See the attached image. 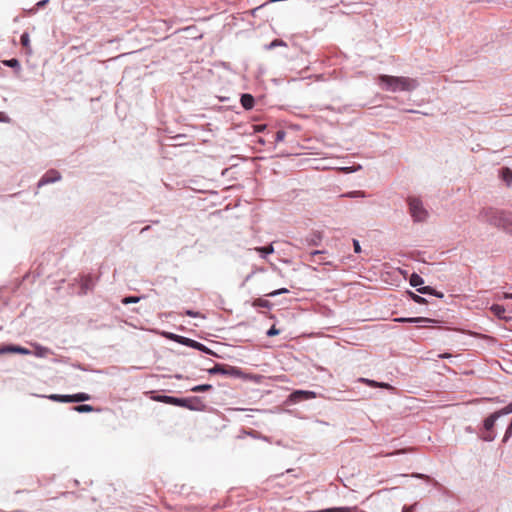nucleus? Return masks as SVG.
<instances>
[{
    "instance_id": "1",
    "label": "nucleus",
    "mask_w": 512,
    "mask_h": 512,
    "mask_svg": "<svg viewBox=\"0 0 512 512\" xmlns=\"http://www.w3.org/2000/svg\"><path fill=\"white\" fill-rule=\"evenodd\" d=\"M379 83L382 85L383 89L391 92L396 91H412L414 90L418 83L415 79L409 77H395L389 75H380Z\"/></svg>"
},
{
    "instance_id": "2",
    "label": "nucleus",
    "mask_w": 512,
    "mask_h": 512,
    "mask_svg": "<svg viewBox=\"0 0 512 512\" xmlns=\"http://www.w3.org/2000/svg\"><path fill=\"white\" fill-rule=\"evenodd\" d=\"M486 220L512 234V214L503 211L489 209L485 212Z\"/></svg>"
},
{
    "instance_id": "3",
    "label": "nucleus",
    "mask_w": 512,
    "mask_h": 512,
    "mask_svg": "<svg viewBox=\"0 0 512 512\" xmlns=\"http://www.w3.org/2000/svg\"><path fill=\"white\" fill-rule=\"evenodd\" d=\"M48 398L55 402L74 403L88 401L91 399V396L87 393H77L73 395L52 394L49 395Z\"/></svg>"
},
{
    "instance_id": "4",
    "label": "nucleus",
    "mask_w": 512,
    "mask_h": 512,
    "mask_svg": "<svg viewBox=\"0 0 512 512\" xmlns=\"http://www.w3.org/2000/svg\"><path fill=\"white\" fill-rule=\"evenodd\" d=\"M408 204L411 216L415 221H423L426 218L427 212L423 208L422 202L419 199L410 197Z\"/></svg>"
},
{
    "instance_id": "5",
    "label": "nucleus",
    "mask_w": 512,
    "mask_h": 512,
    "mask_svg": "<svg viewBox=\"0 0 512 512\" xmlns=\"http://www.w3.org/2000/svg\"><path fill=\"white\" fill-rule=\"evenodd\" d=\"M176 406L184 407L193 411H201L205 408V405L198 397L177 398Z\"/></svg>"
},
{
    "instance_id": "6",
    "label": "nucleus",
    "mask_w": 512,
    "mask_h": 512,
    "mask_svg": "<svg viewBox=\"0 0 512 512\" xmlns=\"http://www.w3.org/2000/svg\"><path fill=\"white\" fill-rule=\"evenodd\" d=\"M316 393L313 391L296 390L290 395V399L293 402H299L302 400L314 399Z\"/></svg>"
},
{
    "instance_id": "7",
    "label": "nucleus",
    "mask_w": 512,
    "mask_h": 512,
    "mask_svg": "<svg viewBox=\"0 0 512 512\" xmlns=\"http://www.w3.org/2000/svg\"><path fill=\"white\" fill-rule=\"evenodd\" d=\"M60 179H61V175L57 170H49L40 179L38 186L41 187L43 185L56 182Z\"/></svg>"
},
{
    "instance_id": "8",
    "label": "nucleus",
    "mask_w": 512,
    "mask_h": 512,
    "mask_svg": "<svg viewBox=\"0 0 512 512\" xmlns=\"http://www.w3.org/2000/svg\"><path fill=\"white\" fill-rule=\"evenodd\" d=\"M4 353H18L23 355L30 354V351L27 348L17 346V345H6L0 347V354Z\"/></svg>"
},
{
    "instance_id": "9",
    "label": "nucleus",
    "mask_w": 512,
    "mask_h": 512,
    "mask_svg": "<svg viewBox=\"0 0 512 512\" xmlns=\"http://www.w3.org/2000/svg\"><path fill=\"white\" fill-rule=\"evenodd\" d=\"M94 286V280L91 276H85L81 281V294H86Z\"/></svg>"
},
{
    "instance_id": "10",
    "label": "nucleus",
    "mask_w": 512,
    "mask_h": 512,
    "mask_svg": "<svg viewBox=\"0 0 512 512\" xmlns=\"http://www.w3.org/2000/svg\"><path fill=\"white\" fill-rule=\"evenodd\" d=\"M395 321L402 322V323H431V322H434L433 319L425 318V317L397 318V319H395Z\"/></svg>"
},
{
    "instance_id": "11",
    "label": "nucleus",
    "mask_w": 512,
    "mask_h": 512,
    "mask_svg": "<svg viewBox=\"0 0 512 512\" xmlns=\"http://www.w3.org/2000/svg\"><path fill=\"white\" fill-rule=\"evenodd\" d=\"M500 417V413H493L484 420V428L486 431H491L495 425V421Z\"/></svg>"
},
{
    "instance_id": "12",
    "label": "nucleus",
    "mask_w": 512,
    "mask_h": 512,
    "mask_svg": "<svg viewBox=\"0 0 512 512\" xmlns=\"http://www.w3.org/2000/svg\"><path fill=\"white\" fill-rule=\"evenodd\" d=\"M235 371L234 368H230L227 370L225 366L217 364L213 368L209 369L210 374H233Z\"/></svg>"
},
{
    "instance_id": "13",
    "label": "nucleus",
    "mask_w": 512,
    "mask_h": 512,
    "mask_svg": "<svg viewBox=\"0 0 512 512\" xmlns=\"http://www.w3.org/2000/svg\"><path fill=\"white\" fill-rule=\"evenodd\" d=\"M357 511H358V507L353 506V507L326 508V509L318 510L315 512H357Z\"/></svg>"
},
{
    "instance_id": "14",
    "label": "nucleus",
    "mask_w": 512,
    "mask_h": 512,
    "mask_svg": "<svg viewBox=\"0 0 512 512\" xmlns=\"http://www.w3.org/2000/svg\"><path fill=\"white\" fill-rule=\"evenodd\" d=\"M241 104L246 110L252 109L254 107V97L251 94H243Z\"/></svg>"
},
{
    "instance_id": "15",
    "label": "nucleus",
    "mask_w": 512,
    "mask_h": 512,
    "mask_svg": "<svg viewBox=\"0 0 512 512\" xmlns=\"http://www.w3.org/2000/svg\"><path fill=\"white\" fill-rule=\"evenodd\" d=\"M153 399L155 401H158V402H162V403L170 404V405H175V406H176V403H177V398L176 397H172V396L159 395V396L153 397Z\"/></svg>"
},
{
    "instance_id": "16",
    "label": "nucleus",
    "mask_w": 512,
    "mask_h": 512,
    "mask_svg": "<svg viewBox=\"0 0 512 512\" xmlns=\"http://www.w3.org/2000/svg\"><path fill=\"white\" fill-rule=\"evenodd\" d=\"M491 311L495 316H497L499 319H507L505 316V308L502 305L494 304L491 306Z\"/></svg>"
},
{
    "instance_id": "17",
    "label": "nucleus",
    "mask_w": 512,
    "mask_h": 512,
    "mask_svg": "<svg viewBox=\"0 0 512 512\" xmlns=\"http://www.w3.org/2000/svg\"><path fill=\"white\" fill-rule=\"evenodd\" d=\"M501 177L503 181L507 183V185H511L512 183V170L508 167L502 168Z\"/></svg>"
},
{
    "instance_id": "18",
    "label": "nucleus",
    "mask_w": 512,
    "mask_h": 512,
    "mask_svg": "<svg viewBox=\"0 0 512 512\" xmlns=\"http://www.w3.org/2000/svg\"><path fill=\"white\" fill-rule=\"evenodd\" d=\"M253 307H262V308H270L271 303L268 300L257 298L252 303Z\"/></svg>"
},
{
    "instance_id": "19",
    "label": "nucleus",
    "mask_w": 512,
    "mask_h": 512,
    "mask_svg": "<svg viewBox=\"0 0 512 512\" xmlns=\"http://www.w3.org/2000/svg\"><path fill=\"white\" fill-rule=\"evenodd\" d=\"M73 410L79 413H88L94 411V408L88 404H81L73 407Z\"/></svg>"
},
{
    "instance_id": "20",
    "label": "nucleus",
    "mask_w": 512,
    "mask_h": 512,
    "mask_svg": "<svg viewBox=\"0 0 512 512\" xmlns=\"http://www.w3.org/2000/svg\"><path fill=\"white\" fill-rule=\"evenodd\" d=\"M21 45L28 51H30V37L27 32H24L20 38Z\"/></svg>"
},
{
    "instance_id": "21",
    "label": "nucleus",
    "mask_w": 512,
    "mask_h": 512,
    "mask_svg": "<svg viewBox=\"0 0 512 512\" xmlns=\"http://www.w3.org/2000/svg\"><path fill=\"white\" fill-rule=\"evenodd\" d=\"M255 250L263 255L272 254L274 252V247L272 244L265 247H256Z\"/></svg>"
},
{
    "instance_id": "22",
    "label": "nucleus",
    "mask_w": 512,
    "mask_h": 512,
    "mask_svg": "<svg viewBox=\"0 0 512 512\" xmlns=\"http://www.w3.org/2000/svg\"><path fill=\"white\" fill-rule=\"evenodd\" d=\"M423 282V279L418 274L413 273L410 277V284L414 287L422 285Z\"/></svg>"
},
{
    "instance_id": "23",
    "label": "nucleus",
    "mask_w": 512,
    "mask_h": 512,
    "mask_svg": "<svg viewBox=\"0 0 512 512\" xmlns=\"http://www.w3.org/2000/svg\"><path fill=\"white\" fill-rule=\"evenodd\" d=\"M212 389V386L210 384H202L194 386L191 391L193 392H206Z\"/></svg>"
},
{
    "instance_id": "24",
    "label": "nucleus",
    "mask_w": 512,
    "mask_h": 512,
    "mask_svg": "<svg viewBox=\"0 0 512 512\" xmlns=\"http://www.w3.org/2000/svg\"><path fill=\"white\" fill-rule=\"evenodd\" d=\"M359 382L361 383H364L372 388H378V385H380V382H377V381H374V380H370V379H367V378H359L358 379Z\"/></svg>"
},
{
    "instance_id": "25",
    "label": "nucleus",
    "mask_w": 512,
    "mask_h": 512,
    "mask_svg": "<svg viewBox=\"0 0 512 512\" xmlns=\"http://www.w3.org/2000/svg\"><path fill=\"white\" fill-rule=\"evenodd\" d=\"M140 297H136V296H129V297H125L122 299V303L127 305V304H130V303H137L140 301Z\"/></svg>"
},
{
    "instance_id": "26",
    "label": "nucleus",
    "mask_w": 512,
    "mask_h": 512,
    "mask_svg": "<svg viewBox=\"0 0 512 512\" xmlns=\"http://www.w3.org/2000/svg\"><path fill=\"white\" fill-rule=\"evenodd\" d=\"M184 343H187L189 344L191 347H194V348H198L200 350H203L204 349V346L203 344L199 343V342H196L194 340H191V339H185V342Z\"/></svg>"
},
{
    "instance_id": "27",
    "label": "nucleus",
    "mask_w": 512,
    "mask_h": 512,
    "mask_svg": "<svg viewBox=\"0 0 512 512\" xmlns=\"http://www.w3.org/2000/svg\"><path fill=\"white\" fill-rule=\"evenodd\" d=\"M286 43L283 41V40H280V39H275L273 40L268 46L267 48L268 49H273L274 47H277V46H285Z\"/></svg>"
},
{
    "instance_id": "28",
    "label": "nucleus",
    "mask_w": 512,
    "mask_h": 512,
    "mask_svg": "<svg viewBox=\"0 0 512 512\" xmlns=\"http://www.w3.org/2000/svg\"><path fill=\"white\" fill-rule=\"evenodd\" d=\"M288 292H289L288 289L281 288V289H278V290H275V291L267 293L266 296L274 297L276 295L285 294V293H288Z\"/></svg>"
},
{
    "instance_id": "29",
    "label": "nucleus",
    "mask_w": 512,
    "mask_h": 512,
    "mask_svg": "<svg viewBox=\"0 0 512 512\" xmlns=\"http://www.w3.org/2000/svg\"><path fill=\"white\" fill-rule=\"evenodd\" d=\"M497 413H500V416L512 413V402L509 403L506 407H504L500 411H497Z\"/></svg>"
},
{
    "instance_id": "30",
    "label": "nucleus",
    "mask_w": 512,
    "mask_h": 512,
    "mask_svg": "<svg viewBox=\"0 0 512 512\" xmlns=\"http://www.w3.org/2000/svg\"><path fill=\"white\" fill-rule=\"evenodd\" d=\"M285 136H286V133L283 130H279L276 132L275 141L281 142L284 140Z\"/></svg>"
},
{
    "instance_id": "31",
    "label": "nucleus",
    "mask_w": 512,
    "mask_h": 512,
    "mask_svg": "<svg viewBox=\"0 0 512 512\" xmlns=\"http://www.w3.org/2000/svg\"><path fill=\"white\" fill-rule=\"evenodd\" d=\"M483 440L485 441H492L495 438V434L491 431H487L483 436Z\"/></svg>"
},
{
    "instance_id": "32",
    "label": "nucleus",
    "mask_w": 512,
    "mask_h": 512,
    "mask_svg": "<svg viewBox=\"0 0 512 512\" xmlns=\"http://www.w3.org/2000/svg\"><path fill=\"white\" fill-rule=\"evenodd\" d=\"M411 297L418 304H423V303L426 302L425 298H423V297H421L419 295H416L414 293H411Z\"/></svg>"
},
{
    "instance_id": "33",
    "label": "nucleus",
    "mask_w": 512,
    "mask_h": 512,
    "mask_svg": "<svg viewBox=\"0 0 512 512\" xmlns=\"http://www.w3.org/2000/svg\"><path fill=\"white\" fill-rule=\"evenodd\" d=\"M36 348H37L36 355L39 357L45 356V354L48 352L47 348H44L41 346H37Z\"/></svg>"
},
{
    "instance_id": "34",
    "label": "nucleus",
    "mask_w": 512,
    "mask_h": 512,
    "mask_svg": "<svg viewBox=\"0 0 512 512\" xmlns=\"http://www.w3.org/2000/svg\"><path fill=\"white\" fill-rule=\"evenodd\" d=\"M280 333V331L273 325L268 331H267V336L269 337H272V336H275V335H278Z\"/></svg>"
},
{
    "instance_id": "35",
    "label": "nucleus",
    "mask_w": 512,
    "mask_h": 512,
    "mask_svg": "<svg viewBox=\"0 0 512 512\" xmlns=\"http://www.w3.org/2000/svg\"><path fill=\"white\" fill-rule=\"evenodd\" d=\"M0 122L3 123H10L11 119L9 116H7L4 112H0Z\"/></svg>"
},
{
    "instance_id": "36",
    "label": "nucleus",
    "mask_w": 512,
    "mask_h": 512,
    "mask_svg": "<svg viewBox=\"0 0 512 512\" xmlns=\"http://www.w3.org/2000/svg\"><path fill=\"white\" fill-rule=\"evenodd\" d=\"M416 506H417V503H414L413 505H410V506H404L402 509V512H414Z\"/></svg>"
},
{
    "instance_id": "37",
    "label": "nucleus",
    "mask_w": 512,
    "mask_h": 512,
    "mask_svg": "<svg viewBox=\"0 0 512 512\" xmlns=\"http://www.w3.org/2000/svg\"><path fill=\"white\" fill-rule=\"evenodd\" d=\"M5 64L9 67H16L19 65V62L17 59H10V60L6 61Z\"/></svg>"
},
{
    "instance_id": "38",
    "label": "nucleus",
    "mask_w": 512,
    "mask_h": 512,
    "mask_svg": "<svg viewBox=\"0 0 512 512\" xmlns=\"http://www.w3.org/2000/svg\"><path fill=\"white\" fill-rule=\"evenodd\" d=\"M418 292H420L422 294H428V293H432V289L429 286H426V287L419 288Z\"/></svg>"
},
{
    "instance_id": "39",
    "label": "nucleus",
    "mask_w": 512,
    "mask_h": 512,
    "mask_svg": "<svg viewBox=\"0 0 512 512\" xmlns=\"http://www.w3.org/2000/svg\"><path fill=\"white\" fill-rule=\"evenodd\" d=\"M353 246H354V251L356 253H359L361 251L360 244L357 240H353Z\"/></svg>"
},
{
    "instance_id": "40",
    "label": "nucleus",
    "mask_w": 512,
    "mask_h": 512,
    "mask_svg": "<svg viewBox=\"0 0 512 512\" xmlns=\"http://www.w3.org/2000/svg\"><path fill=\"white\" fill-rule=\"evenodd\" d=\"M378 388H385V389H393V387L388 383L380 382V385H378Z\"/></svg>"
},
{
    "instance_id": "41",
    "label": "nucleus",
    "mask_w": 512,
    "mask_h": 512,
    "mask_svg": "<svg viewBox=\"0 0 512 512\" xmlns=\"http://www.w3.org/2000/svg\"><path fill=\"white\" fill-rule=\"evenodd\" d=\"M323 252L322 251H313L312 253H310V260H313V258L315 256H318V255H321Z\"/></svg>"
},
{
    "instance_id": "42",
    "label": "nucleus",
    "mask_w": 512,
    "mask_h": 512,
    "mask_svg": "<svg viewBox=\"0 0 512 512\" xmlns=\"http://www.w3.org/2000/svg\"><path fill=\"white\" fill-rule=\"evenodd\" d=\"M186 315L191 316V317H197V316H199V313L191 311V310H187Z\"/></svg>"
},
{
    "instance_id": "43",
    "label": "nucleus",
    "mask_w": 512,
    "mask_h": 512,
    "mask_svg": "<svg viewBox=\"0 0 512 512\" xmlns=\"http://www.w3.org/2000/svg\"><path fill=\"white\" fill-rule=\"evenodd\" d=\"M452 355L449 354V353H443V354H439L438 357L439 358H450Z\"/></svg>"
},
{
    "instance_id": "44",
    "label": "nucleus",
    "mask_w": 512,
    "mask_h": 512,
    "mask_svg": "<svg viewBox=\"0 0 512 512\" xmlns=\"http://www.w3.org/2000/svg\"><path fill=\"white\" fill-rule=\"evenodd\" d=\"M47 2H48V0H42V1L37 3V6L38 7H43V6H45L47 4Z\"/></svg>"
},
{
    "instance_id": "45",
    "label": "nucleus",
    "mask_w": 512,
    "mask_h": 512,
    "mask_svg": "<svg viewBox=\"0 0 512 512\" xmlns=\"http://www.w3.org/2000/svg\"><path fill=\"white\" fill-rule=\"evenodd\" d=\"M265 126L264 125H258L256 126V131L260 132L262 130H264Z\"/></svg>"
},
{
    "instance_id": "46",
    "label": "nucleus",
    "mask_w": 512,
    "mask_h": 512,
    "mask_svg": "<svg viewBox=\"0 0 512 512\" xmlns=\"http://www.w3.org/2000/svg\"><path fill=\"white\" fill-rule=\"evenodd\" d=\"M503 298H505V299L512 298V294L511 293H504L503 294Z\"/></svg>"
},
{
    "instance_id": "47",
    "label": "nucleus",
    "mask_w": 512,
    "mask_h": 512,
    "mask_svg": "<svg viewBox=\"0 0 512 512\" xmlns=\"http://www.w3.org/2000/svg\"><path fill=\"white\" fill-rule=\"evenodd\" d=\"M401 452H402V451H401V450H399V451H396V452H394V453L386 454V456H391V455H394V454H399V453H401Z\"/></svg>"
},
{
    "instance_id": "48",
    "label": "nucleus",
    "mask_w": 512,
    "mask_h": 512,
    "mask_svg": "<svg viewBox=\"0 0 512 512\" xmlns=\"http://www.w3.org/2000/svg\"><path fill=\"white\" fill-rule=\"evenodd\" d=\"M360 192L359 191H356V192H353V193H349L348 196H355V195H358Z\"/></svg>"
}]
</instances>
